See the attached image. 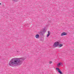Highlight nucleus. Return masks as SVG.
<instances>
[{"label":"nucleus","instance_id":"obj_15","mask_svg":"<svg viewBox=\"0 0 74 74\" xmlns=\"http://www.w3.org/2000/svg\"><path fill=\"white\" fill-rule=\"evenodd\" d=\"M1 3H0V5H1Z\"/></svg>","mask_w":74,"mask_h":74},{"label":"nucleus","instance_id":"obj_5","mask_svg":"<svg viewBox=\"0 0 74 74\" xmlns=\"http://www.w3.org/2000/svg\"><path fill=\"white\" fill-rule=\"evenodd\" d=\"M57 71H58V73H59L60 74H63V73H62V72L60 69L58 70Z\"/></svg>","mask_w":74,"mask_h":74},{"label":"nucleus","instance_id":"obj_7","mask_svg":"<svg viewBox=\"0 0 74 74\" xmlns=\"http://www.w3.org/2000/svg\"><path fill=\"white\" fill-rule=\"evenodd\" d=\"M61 65V62H60V63H58L57 64V66H60Z\"/></svg>","mask_w":74,"mask_h":74},{"label":"nucleus","instance_id":"obj_13","mask_svg":"<svg viewBox=\"0 0 74 74\" xmlns=\"http://www.w3.org/2000/svg\"><path fill=\"white\" fill-rule=\"evenodd\" d=\"M40 41H42V39H40Z\"/></svg>","mask_w":74,"mask_h":74},{"label":"nucleus","instance_id":"obj_4","mask_svg":"<svg viewBox=\"0 0 74 74\" xmlns=\"http://www.w3.org/2000/svg\"><path fill=\"white\" fill-rule=\"evenodd\" d=\"M43 33L44 32L42 31L40 32L39 33V34L40 35V36H43V35L44 34Z\"/></svg>","mask_w":74,"mask_h":74},{"label":"nucleus","instance_id":"obj_14","mask_svg":"<svg viewBox=\"0 0 74 74\" xmlns=\"http://www.w3.org/2000/svg\"><path fill=\"white\" fill-rule=\"evenodd\" d=\"M13 1H16V0H12Z\"/></svg>","mask_w":74,"mask_h":74},{"label":"nucleus","instance_id":"obj_16","mask_svg":"<svg viewBox=\"0 0 74 74\" xmlns=\"http://www.w3.org/2000/svg\"><path fill=\"white\" fill-rule=\"evenodd\" d=\"M17 52H18V51H17Z\"/></svg>","mask_w":74,"mask_h":74},{"label":"nucleus","instance_id":"obj_8","mask_svg":"<svg viewBox=\"0 0 74 74\" xmlns=\"http://www.w3.org/2000/svg\"><path fill=\"white\" fill-rule=\"evenodd\" d=\"M44 33H44H45V29H43V31H42Z\"/></svg>","mask_w":74,"mask_h":74},{"label":"nucleus","instance_id":"obj_9","mask_svg":"<svg viewBox=\"0 0 74 74\" xmlns=\"http://www.w3.org/2000/svg\"><path fill=\"white\" fill-rule=\"evenodd\" d=\"M49 35H50V34H48L47 35V37H48Z\"/></svg>","mask_w":74,"mask_h":74},{"label":"nucleus","instance_id":"obj_1","mask_svg":"<svg viewBox=\"0 0 74 74\" xmlns=\"http://www.w3.org/2000/svg\"><path fill=\"white\" fill-rule=\"evenodd\" d=\"M23 61V60H21V58H14L12 59V60L9 62V64L12 67H14L16 64H19Z\"/></svg>","mask_w":74,"mask_h":74},{"label":"nucleus","instance_id":"obj_3","mask_svg":"<svg viewBox=\"0 0 74 74\" xmlns=\"http://www.w3.org/2000/svg\"><path fill=\"white\" fill-rule=\"evenodd\" d=\"M67 34L65 32H63L61 34V36H66V35H67Z\"/></svg>","mask_w":74,"mask_h":74},{"label":"nucleus","instance_id":"obj_2","mask_svg":"<svg viewBox=\"0 0 74 74\" xmlns=\"http://www.w3.org/2000/svg\"><path fill=\"white\" fill-rule=\"evenodd\" d=\"M60 43V42L59 41L58 42H56L53 44V47H57L58 46H59V47H62L63 46V44H61L59 45Z\"/></svg>","mask_w":74,"mask_h":74},{"label":"nucleus","instance_id":"obj_11","mask_svg":"<svg viewBox=\"0 0 74 74\" xmlns=\"http://www.w3.org/2000/svg\"><path fill=\"white\" fill-rule=\"evenodd\" d=\"M48 34H50V31H49L48 32Z\"/></svg>","mask_w":74,"mask_h":74},{"label":"nucleus","instance_id":"obj_12","mask_svg":"<svg viewBox=\"0 0 74 74\" xmlns=\"http://www.w3.org/2000/svg\"><path fill=\"white\" fill-rule=\"evenodd\" d=\"M52 63V61H50V62H49V64H51V63Z\"/></svg>","mask_w":74,"mask_h":74},{"label":"nucleus","instance_id":"obj_10","mask_svg":"<svg viewBox=\"0 0 74 74\" xmlns=\"http://www.w3.org/2000/svg\"><path fill=\"white\" fill-rule=\"evenodd\" d=\"M56 70H57V71L59 70V69H60L59 68H57L56 69Z\"/></svg>","mask_w":74,"mask_h":74},{"label":"nucleus","instance_id":"obj_6","mask_svg":"<svg viewBox=\"0 0 74 74\" xmlns=\"http://www.w3.org/2000/svg\"><path fill=\"white\" fill-rule=\"evenodd\" d=\"M36 38H39V35L37 34L35 36Z\"/></svg>","mask_w":74,"mask_h":74}]
</instances>
